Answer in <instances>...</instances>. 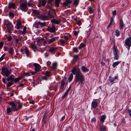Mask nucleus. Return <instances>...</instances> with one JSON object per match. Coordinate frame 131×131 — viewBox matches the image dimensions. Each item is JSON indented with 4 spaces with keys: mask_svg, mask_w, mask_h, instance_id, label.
<instances>
[{
    "mask_svg": "<svg viewBox=\"0 0 131 131\" xmlns=\"http://www.w3.org/2000/svg\"><path fill=\"white\" fill-rule=\"evenodd\" d=\"M97 103L95 101H93L92 103V107L94 108H96L97 106Z\"/></svg>",
    "mask_w": 131,
    "mask_h": 131,
    "instance_id": "a211bd4d",
    "label": "nucleus"
},
{
    "mask_svg": "<svg viewBox=\"0 0 131 131\" xmlns=\"http://www.w3.org/2000/svg\"><path fill=\"white\" fill-rule=\"evenodd\" d=\"M112 13L113 15H116V11L114 10L113 12Z\"/></svg>",
    "mask_w": 131,
    "mask_h": 131,
    "instance_id": "680f3d73",
    "label": "nucleus"
},
{
    "mask_svg": "<svg viewBox=\"0 0 131 131\" xmlns=\"http://www.w3.org/2000/svg\"><path fill=\"white\" fill-rule=\"evenodd\" d=\"M22 106V104H18V108H20Z\"/></svg>",
    "mask_w": 131,
    "mask_h": 131,
    "instance_id": "69168bd1",
    "label": "nucleus"
},
{
    "mask_svg": "<svg viewBox=\"0 0 131 131\" xmlns=\"http://www.w3.org/2000/svg\"><path fill=\"white\" fill-rule=\"evenodd\" d=\"M68 93L67 92H66L63 95V96L62 97V98H64L66 97V96L67 95V94H68Z\"/></svg>",
    "mask_w": 131,
    "mask_h": 131,
    "instance_id": "8fccbe9b",
    "label": "nucleus"
},
{
    "mask_svg": "<svg viewBox=\"0 0 131 131\" xmlns=\"http://www.w3.org/2000/svg\"><path fill=\"white\" fill-rule=\"evenodd\" d=\"M106 118V116L105 115L102 116L100 118V121L101 122H103Z\"/></svg>",
    "mask_w": 131,
    "mask_h": 131,
    "instance_id": "5701e85b",
    "label": "nucleus"
},
{
    "mask_svg": "<svg viewBox=\"0 0 131 131\" xmlns=\"http://www.w3.org/2000/svg\"><path fill=\"white\" fill-rule=\"evenodd\" d=\"M110 81L111 82H113L114 80L113 78H112L111 77H110L109 78Z\"/></svg>",
    "mask_w": 131,
    "mask_h": 131,
    "instance_id": "79ce46f5",
    "label": "nucleus"
},
{
    "mask_svg": "<svg viewBox=\"0 0 131 131\" xmlns=\"http://www.w3.org/2000/svg\"><path fill=\"white\" fill-rule=\"evenodd\" d=\"M57 66V64L56 63H54L52 64V68L54 69H55Z\"/></svg>",
    "mask_w": 131,
    "mask_h": 131,
    "instance_id": "473e14b6",
    "label": "nucleus"
},
{
    "mask_svg": "<svg viewBox=\"0 0 131 131\" xmlns=\"http://www.w3.org/2000/svg\"><path fill=\"white\" fill-rule=\"evenodd\" d=\"M57 47H52L50 48L49 50V51L52 53H54L55 52L57 51Z\"/></svg>",
    "mask_w": 131,
    "mask_h": 131,
    "instance_id": "ddd939ff",
    "label": "nucleus"
},
{
    "mask_svg": "<svg viewBox=\"0 0 131 131\" xmlns=\"http://www.w3.org/2000/svg\"><path fill=\"white\" fill-rule=\"evenodd\" d=\"M33 2L32 0H30L28 4V6H30L33 4Z\"/></svg>",
    "mask_w": 131,
    "mask_h": 131,
    "instance_id": "c9c22d12",
    "label": "nucleus"
},
{
    "mask_svg": "<svg viewBox=\"0 0 131 131\" xmlns=\"http://www.w3.org/2000/svg\"><path fill=\"white\" fill-rule=\"evenodd\" d=\"M33 12L35 14H36L37 15H39V12L37 10H33Z\"/></svg>",
    "mask_w": 131,
    "mask_h": 131,
    "instance_id": "f704fd0d",
    "label": "nucleus"
},
{
    "mask_svg": "<svg viewBox=\"0 0 131 131\" xmlns=\"http://www.w3.org/2000/svg\"><path fill=\"white\" fill-rule=\"evenodd\" d=\"M114 16H113L112 17L111 19L110 22V24H109V25L107 27V28H109L110 27V26L112 25L113 23V21H114Z\"/></svg>",
    "mask_w": 131,
    "mask_h": 131,
    "instance_id": "aec40b11",
    "label": "nucleus"
},
{
    "mask_svg": "<svg viewBox=\"0 0 131 131\" xmlns=\"http://www.w3.org/2000/svg\"><path fill=\"white\" fill-rule=\"evenodd\" d=\"M120 62L118 61L114 63L113 65V66L114 67H115L117 65L120 63Z\"/></svg>",
    "mask_w": 131,
    "mask_h": 131,
    "instance_id": "7c9ffc66",
    "label": "nucleus"
},
{
    "mask_svg": "<svg viewBox=\"0 0 131 131\" xmlns=\"http://www.w3.org/2000/svg\"><path fill=\"white\" fill-rule=\"evenodd\" d=\"M19 104V103H16V104H15L13 102H10L9 103V104L12 106L11 108L13 111H17L18 110L16 108L17 106V104Z\"/></svg>",
    "mask_w": 131,
    "mask_h": 131,
    "instance_id": "20e7f679",
    "label": "nucleus"
},
{
    "mask_svg": "<svg viewBox=\"0 0 131 131\" xmlns=\"http://www.w3.org/2000/svg\"><path fill=\"white\" fill-rule=\"evenodd\" d=\"M78 55H76L74 56V58L73 60H74L76 61L78 60Z\"/></svg>",
    "mask_w": 131,
    "mask_h": 131,
    "instance_id": "4c0bfd02",
    "label": "nucleus"
},
{
    "mask_svg": "<svg viewBox=\"0 0 131 131\" xmlns=\"http://www.w3.org/2000/svg\"><path fill=\"white\" fill-rule=\"evenodd\" d=\"M13 83L12 82H8L7 84V87H9L11 85H13Z\"/></svg>",
    "mask_w": 131,
    "mask_h": 131,
    "instance_id": "58836bf2",
    "label": "nucleus"
},
{
    "mask_svg": "<svg viewBox=\"0 0 131 131\" xmlns=\"http://www.w3.org/2000/svg\"><path fill=\"white\" fill-rule=\"evenodd\" d=\"M6 79L5 78H3L2 79V81L4 83H6L7 82L5 81Z\"/></svg>",
    "mask_w": 131,
    "mask_h": 131,
    "instance_id": "338daca9",
    "label": "nucleus"
},
{
    "mask_svg": "<svg viewBox=\"0 0 131 131\" xmlns=\"http://www.w3.org/2000/svg\"><path fill=\"white\" fill-rule=\"evenodd\" d=\"M96 121V119L95 118H93L91 120L92 122H95Z\"/></svg>",
    "mask_w": 131,
    "mask_h": 131,
    "instance_id": "052dcab7",
    "label": "nucleus"
},
{
    "mask_svg": "<svg viewBox=\"0 0 131 131\" xmlns=\"http://www.w3.org/2000/svg\"><path fill=\"white\" fill-rule=\"evenodd\" d=\"M73 77V75L72 73H71L68 79V81L69 82H70L72 80Z\"/></svg>",
    "mask_w": 131,
    "mask_h": 131,
    "instance_id": "393cba45",
    "label": "nucleus"
},
{
    "mask_svg": "<svg viewBox=\"0 0 131 131\" xmlns=\"http://www.w3.org/2000/svg\"><path fill=\"white\" fill-rule=\"evenodd\" d=\"M7 81H8L10 80L11 81H14V76L12 75H10L9 77L7 79Z\"/></svg>",
    "mask_w": 131,
    "mask_h": 131,
    "instance_id": "2eb2a0df",
    "label": "nucleus"
},
{
    "mask_svg": "<svg viewBox=\"0 0 131 131\" xmlns=\"http://www.w3.org/2000/svg\"><path fill=\"white\" fill-rule=\"evenodd\" d=\"M106 127L103 125L101 126L99 129L100 131H106Z\"/></svg>",
    "mask_w": 131,
    "mask_h": 131,
    "instance_id": "6ab92c4d",
    "label": "nucleus"
},
{
    "mask_svg": "<svg viewBox=\"0 0 131 131\" xmlns=\"http://www.w3.org/2000/svg\"><path fill=\"white\" fill-rule=\"evenodd\" d=\"M48 15L49 17L50 18H51L52 17H53V16L50 14V12H48Z\"/></svg>",
    "mask_w": 131,
    "mask_h": 131,
    "instance_id": "5fc2aeb1",
    "label": "nucleus"
},
{
    "mask_svg": "<svg viewBox=\"0 0 131 131\" xmlns=\"http://www.w3.org/2000/svg\"><path fill=\"white\" fill-rule=\"evenodd\" d=\"M60 2V0H56L55 5L56 7H58L59 6V4Z\"/></svg>",
    "mask_w": 131,
    "mask_h": 131,
    "instance_id": "b1692460",
    "label": "nucleus"
},
{
    "mask_svg": "<svg viewBox=\"0 0 131 131\" xmlns=\"http://www.w3.org/2000/svg\"><path fill=\"white\" fill-rule=\"evenodd\" d=\"M16 25H21V23L20 21H18L17 22Z\"/></svg>",
    "mask_w": 131,
    "mask_h": 131,
    "instance_id": "6e6d98bb",
    "label": "nucleus"
},
{
    "mask_svg": "<svg viewBox=\"0 0 131 131\" xmlns=\"http://www.w3.org/2000/svg\"><path fill=\"white\" fill-rule=\"evenodd\" d=\"M115 32L116 36H118L119 35V32L118 30H116Z\"/></svg>",
    "mask_w": 131,
    "mask_h": 131,
    "instance_id": "a19ab883",
    "label": "nucleus"
},
{
    "mask_svg": "<svg viewBox=\"0 0 131 131\" xmlns=\"http://www.w3.org/2000/svg\"><path fill=\"white\" fill-rule=\"evenodd\" d=\"M13 48L12 47L10 48L8 51L9 54H13Z\"/></svg>",
    "mask_w": 131,
    "mask_h": 131,
    "instance_id": "c756f323",
    "label": "nucleus"
},
{
    "mask_svg": "<svg viewBox=\"0 0 131 131\" xmlns=\"http://www.w3.org/2000/svg\"><path fill=\"white\" fill-rule=\"evenodd\" d=\"M27 3L25 0H21L20 1V7L22 10L26 11L27 9Z\"/></svg>",
    "mask_w": 131,
    "mask_h": 131,
    "instance_id": "f03ea898",
    "label": "nucleus"
},
{
    "mask_svg": "<svg viewBox=\"0 0 131 131\" xmlns=\"http://www.w3.org/2000/svg\"><path fill=\"white\" fill-rule=\"evenodd\" d=\"M35 68V71L36 72H38L40 70L41 67L40 65L38 63H35L33 64Z\"/></svg>",
    "mask_w": 131,
    "mask_h": 131,
    "instance_id": "6e6552de",
    "label": "nucleus"
},
{
    "mask_svg": "<svg viewBox=\"0 0 131 131\" xmlns=\"http://www.w3.org/2000/svg\"><path fill=\"white\" fill-rule=\"evenodd\" d=\"M47 117H43V123L45 124L47 121Z\"/></svg>",
    "mask_w": 131,
    "mask_h": 131,
    "instance_id": "c85d7f7f",
    "label": "nucleus"
},
{
    "mask_svg": "<svg viewBox=\"0 0 131 131\" xmlns=\"http://www.w3.org/2000/svg\"><path fill=\"white\" fill-rule=\"evenodd\" d=\"M39 3L38 6L39 7L41 6H44L47 2V0H38Z\"/></svg>",
    "mask_w": 131,
    "mask_h": 131,
    "instance_id": "0eeeda50",
    "label": "nucleus"
},
{
    "mask_svg": "<svg viewBox=\"0 0 131 131\" xmlns=\"http://www.w3.org/2000/svg\"><path fill=\"white\" fill-rule=\"evenodd\" d=\"M89 11L90 13H92L93 12V9L91 7H90L89 8Z\"/></svg>",
    "mask_w": 131,
    "mask_h": 131,
    "instance_id": "3c124183",
    "label": "nucleus"
},
{
    "mask_svg": "<svg viewBox=\"0 0 131 131\" xmlns=\"http://www.w3.org/2000/svg\"><path fill=\"white\" fill-rule=\"evenodd\" d=\"M12 39V37L11 36H9L8 38V41H10Z\"/></svg>",
    "mask_w": 131,
    "mask_h": 131,
    "instance_id": "774afa93",
    "label": "nucleus"
},
{
    "mask_svg": "<svg viewBox=\"0 0 131 131\" xmlns=\"http://www.w3.org/2000/svg\"><path fill=\"white\" fill-rule=\"evenodd\" d=\"M26 27H24V28L23 30V31L22 32V34H25V32L26 31Z\"/></svg>",
    "mask_w": 131,
    "mask_h": 131,
    "instance_id": "c03bdc74",
    "label": "nucleus"
},
{
    "mask_svg": "<svg viewBox=\"0 0 131 131\" xmlns=\"http://www.w3.org/2000/svg\"><path fill=\"white\" fill-rule=\"evenodd\" d=\"M37 17L39 18L42 20H45L47 19V17L45 16H38Z\"/></svg>",
    "mask_w": 131,
    "mask_h": 131,
    "instance_id": "f3484780",
    "label": "nucleus"
},
{
    "mask_svg": "<svg viewBox=\"0 0 131 131\" xmlns=\"http://www.w3.org/2000/svg\"><path fill=\"white\" fill-rule=\"evenodd\" d=\"M48 112H49L47 110H46L43 116L47 117V114L48 113Z\"/></svg>",
    "mask_w": 131,
    "mask_h": 131,
    "instance_id": "37998d69",
    "label": "nucleus"
},
{
    "mask_svg": "<svg viewBox=\"0 0 131 131\" xmlns=\"http://www.w3.org/2000/svg\"><path fill=\"white\" fill-rule=\"evenodd\" d=\"M114 48L113 49V52L114 55L115 56L114 59L117 60H118L119 58V56L117 54V50L116 47H115V45H114Z\"/></svg>",
    "mask_w": 131,
    "mask_h": 131,
    "instance_id": "423d86ee",
    "label": "nucleus"
},
{
    "mask_svg": "<svg viewBox=\"0 0 131 131\" xmlns=\"http://www.w3.org/2000/svg\"><path fill=\"white\" fill-rule=\"evenodd\" d=\"M79 2L78 1L75 0L74 2V4L77 5L78 4Z\"/></svg>",
    "mask_w": 131,
    "mask_h": 131,
    "instance_id": "49530a36",
    "label": "nucleus"
},
{
    "mask_svg": "<svg viewBox=\"0 0 131 131\" xmlns=\"http://www.w3.org/2000/svg\"><path fill=\"white\" fill-rule=\"evenodd\" d=\"M38 25H40L41 27H43L45 26L46 22H45L41 23L40 22H39L37 23Z\"/></svg>",
    "mask_w": 131,
    "mask_h": 131,
    "instance_id": "a878e982",
    "label": "nucleus"
},
{
    "mask_svg": "<svg viewBox=\"0 0 131 131\" xmlns=\"http://www.w3.org/2000/svg\"><path fill=\"white\" fill-rule=\"evenodd\" d=\"M128 111L129 113V115L131 117V110H128Z\"/></svg>",
    "mask_w": 131,
    "mask_h": 131,
    "instance_id": "bf43d9fd",
    "label": "nucleus"
},
{
    "mask_svg": "<svg viewBox=\"0 0 131 131\" xmlns=\"http://www.w3.org/2000/svg\"><path fill=\"white\" fill-rule=\"evenodd\" d=\"M15 4L14 3H9L8 5V8L9 9L11 8L13 9L15 8Z\"/></svg>",
    "mask_w": 131,
    "mask_h": 131,
    "instance_id": "9b49d317",
    "label": "nucleus"
},
{
    "mask_svg": "<svg viewBox=\"0 0 131 131\" xmlns=\"http://www.w3.org/2000/svg\"><path fill=\"white\" fill-rule=\"evenodd\" d=\"M24 74L25 75H27L29 76L30 75V74L29 73H24Z\"/></svg>",
    "mask_w": 131,
    "mask_h": 131,
    "instance_id": "e2e57ef3",
    "label": "nucleus"
},
{
    "mask_svg": "<svg viewBox=\"0 0 131 131\" xmlns=\"http://www.w3.org/2000/svg\"><path fill=\"white\" fill-rule=\"evenodd\" d=\"M6 26L8 30V32L10 33V30L12 29L13 26L11 23L10 22H8L6 24Z\"/></svg>",
    "mask_w": 131,
    "mask_h": 131,
    "instance_id": "1a4fd4ad",
    "label": "nucleus"
},
{
    "mask_svg": "<svg viewBox=\"0 0 131 131\" xmlns=\"http://www.w3.org/2000/svg\"><path fill=\"white\" fill-rule=\"evenodd\" d=\"M24 50L25 51V52L26 53L27 56H28L29 54V53H28L29 51H28V49H27V48L26 47L24 49Z\"/></svg>",
    "mask_w": 131,
    "mask_h": 131,
    "instance_id": "cd10ccee",
    "label": "nucleus"
},
{
    "mask_svg": "<svg viewBox=\"0 0 131 131\" xmlns=\"http://www.w3.org/2000/svg\"><path fill=\"white\" fill-rule=\"evenodd\" d=\"M120 27V29H122L124 26V25L122 20H120L119 22Z\"/></svg>",
    "mask_w": 131,
    "mask_h": 131,
    "instance_id": "dca6fc26",
    "label": "nucleus"
},
{
    "mask_svg": "<svg viewBox=\"0 0 131 131\" xmlns=\"http://www.w3.org/2000/svg\"><path fill=\"white\" fill-rule=\"evenodd\" d=\"M48 15L49 17L50 18H51L52 17H53V16L50 14V12H48Z\"/></svg>",
    "mask_w": 131,
    "mask_h": 131,
    "instance_id": "603ef678",
    "label": "nucleus"
},
{
    "mask_svg": "<svg viewBox=\"0 0 131 131\" xmlns=\"http://www.w3.org/2000/svg\"><path fill=\"white\" fill-rule=\"evenodd\" d=\"M3 44L4 43L3 42H0V48H2L3 46Z\"/></svg>",
    "mask_w": 131,
    "mask_h": 131,
    "instance_id": "13d9d810",
    "label": "nucleus"
},
{
    "mask_svg": "<svg viewBox=\"0 0 131 131\" xmlns=\"http://www.w3.org/2000/svg\"><path fill=\"white\" fill-rule=\"evenodd\" d=\"M73 32H74V35L75 36H77L79 32V31H73Z\"/></svg>",
    "mask_w": 131,
    "mask_h": 131,
    "instance_id": "09e8293b",
    "label": "nucleus"
},
{
    "mask_svg": "<svg viewBox=\"0 0 131 131\" xmlns=\"http://www.w3.org/2000/svg\"><path fill=\"white\" fill-rule=\"evenodd\" d=\"M85 45L83 43H81L80 44V45L79 47V49H81Z\"/></svg>",
    "mask_w": 131,
    "mask_h": 131,
    "instance_id": "2f4dec72",
    "label": "nucleus"
},
{
    "mask_svg": "<svg viewBox=\"0 0 131 131\" xmlns=\"http://www.w3.org/2000/svg\"><path fill=\"white\" fill-rule=\"evenodd\" d=\"M9 15L10 16H11L12 17H13L14 15V14L11 12H9Z\"/></svg>",
    "mask_w": 131,
    "mask_h": 131,
    "instance_id": "de8ad7c7",
    "label": "nucleus"
},
{
    "mask_svg": "<svg viewBox=\"0 0 131 131\" xmlns=\"http://www.w3.org/2000/svg\"><path fill=\"white\" fill-rule=\"evenodd\" d=\"M125 44L128 47V49L129 50L130 49V47L131 46V37H129L127 38L125 42Z\"/></svg>",
    "mask_w": 131,
    "mask_h": 131,
    "instance_id": "39448f33",
    "label": "nucleus"
},
{
    "mask_svg": "<svg viewBox=\"0 0 131 131\" xmlns=\"http://www.w3.org/2000/svg\"><path fill=\"white\" fill-rule=\"evenodd\" d=\"M81 69L82 71L84 72H88L89 70L84 66H82L81 68Z\"/></svg>",
    "mask_w": 131,
    "mask_h": 131,
    "instance_id": "412c9836",
    "label": "nucleus"
},
{
    "mask_svg": "<svg viewBox=\"0 0 131 131\" xmlns=\"http://www.w3.org/2000/svg\"><path fill=\"white\" fill-rule=\"evenodd\" d=\"M78 50V48L76 47H74V48L73 50L74 52H76Z\"/></svg>",
    "mask_w": 131,
    "mask_h": 131,
    "instance_id": "0e129e2a",
    "label": "nucleus"
},
{
    "mask_svg": "<svg viewBox=\"0 0 131 131\" xmlns=\"http://www.w3.org/2000/svg\"><path fill=\"white\" fill-rule=\"evenodd\" d=\"M15 39L16 42V44H17L18 43V41L20 40V38H19L18 39H17L16 38H15Z\"/></svg>",
    "mask_w": 131,
    "mask_h": 131,
    "instance_id": "a18cd8bd",
    "label": "nucleus"
},
{
    "mask_svg": "<svg viewBox=\"0 0 131 131\" xmlns=\"http://www.w3.org/2000/svg\"><path fill=\"white\" fill-rule=\"evenodd\" d=\"M21 78H16L14 79V81L15 82H18L19 80Z\"/></svg>",
    "mask_w": 131,
    "mask_h": 131,
    "instance_id": "ea45409f",
    "label": "nucleus"
},
{
    "mask_svg": "<svg viewBox=\"0 0 131 131\" xmlns=\"http://www.w3.org/2000/svg\"><path fill=\"white\" fill-rule=\"evenodd\" d=\"M71 72L74 74H75V81L77 82L80 81L82 83L84 81V77L81 73L80 69H77L76 67H74L71 70Z\"/></svg>",
    "mask_w": 131,
    "mask_h": 131,
    "instance_id": "f257e3e1",
    "label": "nucleus"
},
{
    "mask_svg": "<svg viewBox=\"0 0 131 131\" xmlns=\"http://www.w3.org/2000/svg\"><path fill=\"white\" fill-rule=\"evenodd\" d=\"M11 70L10 69L8 70L6 68H2V74L4 76L8 77L11 73Z\"/></svg>",
    "mask_w": 131,
    "mask_h": 131,
    "instance_id": "7ed1b4c3",
    "label": "nucleus"
},
{
    "mask_svg": "<svg viewBox=\"0 0 131 131\" xmlns=\"http://www.w3.org/2000/svg\"><path fill=\"white\" fill-rule=\"evenodd\" d=\"M46 76L48 77H49L50 76V72L47 71L46 73Z\"/></svg>",
    "mask_w": 131,
    "mask_h": 131,
    "instance_id": "e433bc0d",
    "label": "nucleus"
},
{
    "mask_svg": "<svg viewBox=\"0 0 131 131\" xmlns=\"http://www.w3.org/2000/svg\"><path fill=\"white\" fill-rule=\"evenodd\" d=\"M55 27L53 26L51 28L48 27L47 28L48 30L51 32H54L55 30Z\"/></svg>",
    "mask_w": 131,
    "mask_h": 131,
    "instance_id": "4468645a",
    "label": "nucleus"
},
{
    "mask_svg": "<svg viewBox=\"0 0 131 131\" xmlns=\"http://www.w3.org/2000/svg\"><path fill=\"white\" fill-rule=\"evenodd\" d=\"M55 37H54L50 39H49V43H48L50 44L54 41L55 40Z\"/></svg>",
    "mask_w": 131,
    "mask_h": 131,
    "instance_id": "bb28decb",
    "label": "nucleus"
},
{
    "mask_svg": "<svg viewBox=\"0 0 131 131\" xmlns=\"http://www.w3.org/2000/svg\"><path fill=\"white\" fill-rule=\"evenodd\" d=\"M31 46H32V48L33 49H37V48H36V46H35V45H32Z\"/></svg>",
    "mask_w": 131,
    "mask_h": 131,
    "instance_id": "4d7b16f0",
    "label": "nucleus"
},
{
    "mask_svg": "<svg viewBox=\"0 0 131 131\" xmlns=\"http://www.w3.org/2000/svg\"><path fill=\"white\" fill-rule=\"evenodd\" d=\"M48 15L49 17L50 18H51L52 17H53V16L50 14V12H48Z\"/></svg>",
    "mask_w": 131,
    "mask_h": 131,
    "instance_id": "864d4df0",
    "label": "nucleus"
},
{
    "mask_svg": "<svg viewBox=\"0 0 131 131\" xmlns=\"http://www.w3.org/2000/svg\"><path fill=\"white\" fill-rule=\"evenodd\" d=\"M72 3L71 0H65V2L63 3V5L65 6H68V5Z\"/></svg>",
    "mask_w": 131,
    "mask_h": 131,
    "instance_id": "f8f14e48",
    "label": "nucleus"
},
{
    "mask_svg": "<svg viewBox=\"0 0 131 131\" xmlns=\"http://www.w3.org/2000/svg\"><path fill=\"white\" fill-rule=\"evenodd\" d=\"M67 79V77H64L63 80L62 81L61 87L60 88V89H62L63 88L64 85L65 84V82L66 80Z\"/></svg>",
    "mask_w": 131,
    "mask_h": 131,
    "instance_id": "9d476101",
    "label": "nucleus"
},
{
    "mask_svg": "<svg viewBox=\"0 0 131 131\" xmlns=\"http://www.w3.org/2000/svg\"><path fill=\"white\" fill-rule=\"evenodd\" d=\"M7 114H9V113L11 111V110L10 107L8 108L7 109Z\"/></svg>",
    "mask_w": 131,
    "mask_h": 131,
    "instance_id": "72a5a7b5",
    "label": "nucleus"
},
{
    "mask_svg": "<svg viewBox=\"0 0 131 131\" xmlns=\"http://www.w3.org/2000/svg\"><path fill=\"white\" fill-rule=\"evenodd\" d=\"M51 22L52 23H54L55 24H59L60 23V21L55 19H54L51 20Z\"/></svg>",
    "mask_w": 131,
    "mask_h": 131,
    "instance_id": "4be33fe9",
    "label": "nucleus"
}]
</instances>
